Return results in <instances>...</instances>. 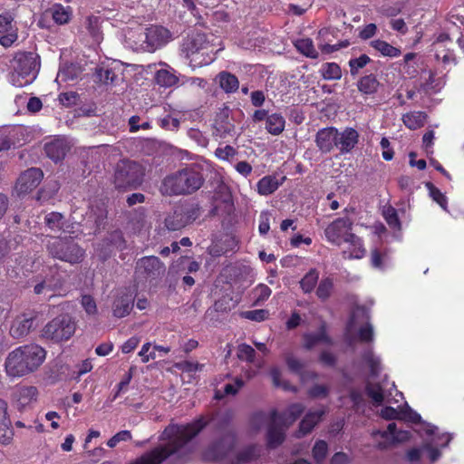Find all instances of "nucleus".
<instances>
[{
  "mask_svg": "<svg viewBox=\"0 0 464 464\" xmlns=\"http://www.w3.org/2000/svg\"><path fill=\"white\" fill-rule=\"evenodd\" d=\"M207 421L199 418L194 422L183 425H169L162 433V439L169 443L144 454L133 464H160L169 456L179 452L183 447L206 426Z\"/></svg>",
  "mask_w": 464,
  "mask_h": 464,
  "instance_id": "obj_1",
  "label": "nucleus"
},
{
  "mask_svg": "<svg viewBox=\"0 0 464 464\" xmlns=\"http://www.w3.org/2000/svg\"><path fill=\"white\" fill-rule=\"evenodd\" d=\"M46 358V351L36 343H27L11 351L5 360L7 376L20 378L38 371Z\"/></svg>",
  "mask_w": 464,
  "mask_h": 464,
  "instance_id": "obj_2",
  "label": "nucleus"
},
{
  "mask_svg": "<svg viewBox=\"0 0 464 464\" xmlns=\"http://www.w3.org/2000/svg\"><path fill=\"white\" fill-rule=\"evenodd\" d=\"M353 222L348 218H340L333 221L324 230L327 240L334 245L341 246L343 242L349 244L347 249L343 250L344 259L362 258L365 254L361 238L351 233Z\"/></svg>",
  "mask_w": 464,
  "mask_h": 464,
  "instance_id": "obj_3",
  "label": "nucleus"
},
{
  "mask_svg": "<svg viewBox=\"0 0 464 464\" xmlns=\"http://www.w3.org/2000/svg\"><path fill=\"white\" fill-rule=\"evenodd\" d=\"M204 183L199 166L191 165L167 176L161 184L160 191L166 195H186L198 190Z\"/></svg>",
  "mask_w": 464,
  "mask_h": 464,
  "instance_id": "obj_4",
  "label": "nucleus"
},
{
  "mask_svg": "<svg viewBox=\"0 0 464 464\" xmlns=\"http://www.w3.org/2000/svg\"><path fill=\"white\" fill-rule=\"evenodd\" d=\"M182 54L189 60L193 68L202 67L211 63L215 60L213 47L207 40V36L201 33H196L186 38L181 47Z\"/></svg>",
  "mask_w": 464,
  "mask_h": 464,
  "instance_id": "obj_5",
  "label": "nucleus"
},
{
  "mask_svg": "<svg viewBox=\"0 0 464 464\" xmlns=\"http://www.w3.org/2000/svg\"><path fill=\"white\" fill-rule=\"evenodd\" d=\"M145 169L136 161L122 160L115 167L113 183L119 190L136 189L143 182Z\"/></svg>",
  "mask_w": 464,
  "mask_h": 464,
  "instance_id": "obj_6",
  "label": "nucleus"
},
{
  "mask_svg": "<svg viewBox=\"0 0 464 464\" xmlns=\"http://www.w3.org/2000/svg\"><path fill=\"white\" fill-rule=\"evenodd\" d=\"M47 249L53 257L72 265L80 263L84 256L83 249L68 237H52L47 243Z\"/></svg>",
  "mask_w": 464,
  "mask_h": 464,
  "instance_id": "obj_7",
  "label": "nucleus"
},
{
  "mask_svg": "<svg viewBox=\"0 0 464 464\" xmlns=\"http://www.w3.org/2000/svg\"><path fill=\"white\" fill-rule=\"evenodd\" d=\"M250 425L255 430H261L265 425L268 426L267 444L270 448H276L285 440L284 430L282 428L277 427V412L276 411L270 413L259 411L253 414Z\"/></svg>",
  "mask_w": 464,
  "mask_h": 464,
  "instance_id": "obj_8",
  "label": "nucleus"
},
{
  "mask_svg": "<svg viewBox=\"0 0 464 464\" xmlns=\"http://www.w3.org/2000/svg\"><path fill=\"white\" fill-rule=\"evenodd\" d=\"M76 329L75 323L68 315H61L49 322L43 329V336L54 342L70 339Z\"/></svg>",
  "mask_w": 464,
  "mask_h": 464,
  "instance_id": "obj_9",
  "label": "nucleus"
},
{
  "mask_svg": "<svg viewBox=\"0 0 464 464\" xmlns=\"http://www.w3.org/2000/svg\"><path fill=\"white\" fill-rule=\"evenodd\" d=\"M14 68L18 76L26 78L24 82H19L18 85L28 84L35 79L40 68L39 55L35 53H20L14 59Z\"/></svg>",
  "mask_w": 464,
  "mask_h": 464,
  "instance_id": "obj_10",
  "label": "nucleus"
},
{
  "mask_svg": "<svg viewBox=\"0 0 464 464\" xmlns=\"http://www.w3.org/2000/svg\"><path fill=\"white\" fill-rule=\"evenodd\" d=\"M165 265L155 256L140 258L135 266V276L139 280H154L165 274Z\"/></svg>",
  "mask_w": 464,
  "mask_h": 464,
  "instance_id": "obj_11",
  "label": "nucleus"
},
{
  "mask_svg": "<svg viewBox=\"0 0 464 464\" xmlns=\"http://www.w3.org/2000/svg\"><path fill=\"white\" fill-rule=\"evenodd\" d=\"M142 35L144 37L143 44H145L143 48L147 52H154L166 44L171 37L168 29L158 25L147 28Z\"/></svg>",
  "mask_w": 464,
  "mask_h": 464,
  "instance_id": "obj_12",
  "label": "nucleus"
},
{
  "mask_svg": "<svg viewBox=\"0 0 464 464\" xmlns=\"http://www.w3.org/2000/svg\"><path fill=\"white\" fill-rule=\"evenodd\" d=\"M362 318V320H365L366 323L364 325H362L358 332V336L360 341L364 343L372 342L373 340V327L372 325L368 322L370 319V314L367 308L364 306H357L351 317V321L349 323V327L352 328L358 319Z\"/></svg>",
  "mask_w": 464,
  "mask_h": 464,
  "instance_id": "obj_13",
  "label": "nucleus"
},
{
  "mask_svg": "<svg viewBox=\"0 0 464 464\" xmlns=\"http://www.w3.org/2000/svg\"><path fill=\"white\" fill-rule=\"evenodd\" d=\"M43 171L37 168L25 170L17 179L15 189L18 194H26L34 189L43 179Z\"/></svg>",
  "mask_w": 464,
  "mask_h": 464,
  "instance_id": "obj_14",
  "label": "nucleus"
},
{
  "mask_svg": "<svg viewBox=\"0 0 464 464\" xmlns=\"http://www.w3.org/2000/svg\"><path fill=\"white\" fill-rule=\"evenodd\" d=\"M339 131L334 127L324 128L316 133L315 143L323 153L332 151L334 147H338Z\"/></svg>",
  "mask_w": 464,
  "mask_h": 464,
  "instance_id": "obj_15",
  "label": "nucleus"
},
{
  "mask_svg": "<svg viewBox=\"0 0 464 464\" xmlns=\"http://www.w3.org/2000/svg\"><path fill=\"white\" fill-rule=\"evenodd\" d=\"M34 316L32 314H22L17 315L12 322L9 334L17 340L25 337L34 328Z\"/></svg>",
  "mask_w": 464,
  "mask_h": 464,
  "instance_id": "obj_16",
  "label": "nucleus"
},
{
  "mask_svg": "<svg viewBox=\"0 0 464 464\" xmlns=\"http://www.w3.org/2000/svg\"><path fill=\"white\" fill-rule=\"evenodd\" d=\"M38 391L34 386H20L13 392V400L19 410L24 409L37 399Z\"/></svg>",
  "mask_w": 464,
  "mask_h": 464,
  "instance_id": "obj_17",
  "label": "nucleus"
},
{
  "mask_svg": "<svg viewBox=\"0 0 464 464\" xmlns=\"http://www.w3.org/2000/svg\"><path fill=\"white\" fill-rule=\"evenodd\" d=\"M325 411H326L324 408L308 411L299 424V430L296 431V437L301 438L310 433L313 429L322 420Z\"/></svg>",
  "mask_w": 464,
  "mask_h": 464,
  "instance_id": "obj_18",
  "label": "nucleus"
},
{
  "mask_svg": "<svg viewBox=\"0 0 464 464\" xmlns=\"http://www.w3.org/2000/svg\"><path fill=\"white\" fill-rule=\"evenodd\" d=\"M70 147L63 138H56L44 146L46 155L54 161H59L64 158Z\"/></svg>",
  "mask_w": 464,
  "mask_h": 464,
  "instance_id": "obj_19",
  "label": "nucleus"
},
{
  "mask_svg": "<svg viewBox=\"0 0 464 464\" xmlns=\"http://www.w3.org/2000/svg\"><path fill=\"white\" fill-rule=\"evenodd\" d=\"M304 406L301 403H295L288 407V409L282 414L277 413V427L285 429L292 425L304 412Z\"/></svg>",
  "mask_w": 464,
  "mask_h": 464,
  "instance_id": "obj_20",
  "label": "nucleus"
},
{
  "mask_svg": "<svg viewBox=\"0 0 464 464\" xmlns=\"http://www.w3.org/2000/svg\"><path fill=\"white\" fill-rule=\"evenodd\" d=\"M234 443V437L228 435L224 439V441L214 444L205 453L207 459H220L226 457L231 450Z\"/></svg>",
  "mask_w": 464,
  "mask_h": 464,
  "instance_id": "obj_21",
  "label": "nucleus"
},
{
  "mask_svg": "<svg viewBox=\"0 0 464 464\" xmlns=\"http://www.w3.org/2000/svg\"><path fill=\"white\" fill-rule=\"evenodd\" d=\"M359 140V133L353 128H346L343 132H339L338 148L342 153L350 152Z\"/></svg>",
  "mask_w": 464,
  "mask_h": 464,
  "instance_id": "obj_22",
  "label": "nucleus"
},
{
  "mask_svg": "<svg viewBox=\"0 0 464 464\" xmlns=\"http://www.w3.org/2000/svg\"><path fill=\"white\" fill-rule=\"evenodd\" d=\"M12 435L11 421L7 415V404L0 399V442L7 443Z\"/></svg>",
  "mask_w": 464,
  "mask_h": 464,
  "instance_id": "obj_23",
  "label": "nucleus"
},
{
  "mask_svg": "<svg viewBox=\"0 0 464 464\" xmlns=\"http://www.w3.org/2000/svg\"><path fill=\"white\" fill-rule=\"evenodd\" d=\"M366 393L376 405H381L383 402H392V400L390 399V396L392 395V391H389L388 393L385 392L379 383L368 382L366 384Z\"/></svg>",
  "mask_w": 464,
  "mask_h": 464,
  "instance_id": "obj_24",
  "label": "nucleus"
},
{
  "mask_svg": "<svg viewBox=\"0 0 464 464\" xmlns=\"http://www.w3.org/2000/svg\"><path fill=\"white\" fill-rule=\"evenodd\" d=\"M165 227L169 231H177L187 226V218L184 207L177 208L165 218Z\"/></svg>",
  "mask_w": 464,
  "mask_h": 464,
  "instance_id": "obj_25",
  "label": "nucleus"
},
{
  "mask_svg": "<svg viewBox=\"0 0 464 464\" xmlns=\"http://www.w3.org/2000/svg\"><path fill=\"white\" fill-rule=\"evenodd\" d=\"M376 433L380 434L382 438L390 440L388 444L395 442H403L410 439V432L407 430H397L396 424L392 422L388 425L387 430L383 431L378 430Z\"/></svg>",
  "mask_w": 464,
  "mask_h": 464,
  "instance_id": "obj_26",
  "label": "nucleus"
},
{
  "mask_svg": "<svg viewBox=\"0 0 464 464\" xmlns=\"http://www.w3.org/2000/svg\"><path fill=\"white\" fill-rule=\"evenodd\" d=\"M133 299L130 295H124L118 297L114 301L113 314L116 317L121 318L128 315L132 309Z\"/></svg>",
  "mask_w": 464,
  "mask_h": 464,
  "instance_id": "obj_27",
  "label": "nucleus"
},
{
  "mask_svg": "<svg viewBox=\"0 0 464 464\" xmlns=\"http://www.w3.org/2000/svg\"><path fill=\"white\" fill-rule=\"evenodd\" d=\"M217 79L221 89L227 93L236 92L239 87L237 78L230 72H221L217 76Z\"/></svg>",
  "mask_w": 464,
  "mask_h": 464,
  "instance_id": "obj_28",
  "label": "nucleus"
},
{
  "mask_svg": "<svg viewBox=\"0 0 464 464\" xmlns=\"http://www.w3.org/2000/svg\"><path fill=\"white\" fill-rule=\"evenodd\" d=\"M380 83L373 74L362 77L357 82L358 90L366 95L373 94L377 92Z\"/></svg>",
  "mask_w": 464,
  "mask_h": 464,
  "instance_id": "obj_29",
  "label": "nucleus"
},
{
  "mask_svg": "<svg viewBox=\"0 0 464 464\" xmlns=\"http://www.w3.org/2000/svg\"><path fill=\"white\" fill-rule=\"evenodd\" d=\"M52 17L58 24H65L69 23L72 18V8L70 6H63L61 4H56L51 8Z\"/></svg>",
  "mask_w": 464,
  "mask_h": 464,
  "instance_id": "obj_30",
  "label": "nucleus"
},
{
  "mask_svg": "<svg viewBox=\"0 0 464 464\" xmlns=\"http://www.w3.org/2000/svg\"><path fill=\"white\" fill-rule=\"evenodd\" d=\"M285 118L279 113H273L266 118V129L272 135H279L285 130Z\"/></svg>",
  "mask_w": 464,
  "mask_h": 464,
  "instance_id": "obj_31",
  "label": "nucleus"
},
{
  "mask_svg": "<svg viewBox=\"0 0 464 464\" xmlns=\"http://www.w3.org/2000/svg\"><path fill=\"white\" fill-rule=\"evenodd\" d=\"M426 117V114L422 111H413L404 114L402 121L410 130H417L424 125Z\"/></svg>",
  "mask_w": 464,
  "mask_h": 464,
  "instance_id": "obj_32",
  "label": "nucleus"
},
{
  "mask_svg": "<svg viewBox=\"0 0 464 464\" xmlns=\"http://www.w3.org/2000/svg\"><path fill=\"white\" fill-rule=\"evenodd\" d=\"M279 185L276 177L266 176L257 182V191L260 195L267 196L275 192Z\"/></svg>",
  "mask_w": 464,
  "mask_h": 464,
  "instance_id": "obj_33",
  "label": "nucleus"
},
{
  "mask_svg": "<svg viewBox=\"0 0 464 464\" xmlns=\"http://www.w3.org/2000/svg\"><path fill=\"white\" fill-rule=\"evenodd\" d=\"M46 226L53 231H67L64 227V217L59 212H51L44 218Z\"/></svg>",
  "mask_w": 464,
  "mask_h": 464,
  "instance_id": "obj_34",
  "label": "nucleus"
},
{
  "mask_svg": "<svg viewBox=\"0 0 464 464\" xmlns=\"http://www.w3.org/2000/svg\"><path fill=\"white\" fill-rule=\"evenodd\" d=\"M156 82L163 87H171L178 82V77L169 69H160L155 75Z\"/></svg>",
  "mask_w": 464,
  "mask_h": 464,
  "instance_id": "obj_35",
  "label": "nucleus"
},
{
  "mask_svg": "<svg viewBox=\"0 0 464 464\" xmlns=\"http://www.w3.org/2000/svg\"><path fill=\"white\" fill-rule=\"evenodd\" d=\"M371 45L372 48L380 52L383 56L398 57L401 54L400 49L382 40L372 41Z\"/></svg>",
  "mask_w": 464,
  "mask_h": 464,
  "instance_id": "obj_36",
  "label": "nucleus"
},
{
  "mask_svg": "<svg viewBox=\"0 0 464 464\" xmlns=\"http://www.w3.org/2000/svg\"><path fill=\"white\" fill-rule=\"evenodd\" d=\"M235 132L234 125L228 121H218L217 120L214 125L213 134L220 139H226L232 137Z\"/></svg>",
  "mask_w": 464,
  "mask_h": 464,
  "instance_id": "obj_37",
  "label": "nucleus"
},
{
  "mask_svg": "<svg viewBox=\"0 0 464 464\" xmlns=\"http://www.w3.org/2000/svg\"><path fill=\"white\" fill-rule=\"evenodd\" d=\"M296 49L304 55L310 58H317L318 53L315 50L313 41L310 38H302L295 43Z\"/></svg>",
  "mask_w": 464,
  "mask_h": 464,
  "instance_id": "obj_38",
  "label": "nucleus"
},
{
  "mask_svg": "<svg viewBox=\"0 0 464 464\" xmlns=\"http://www.w3.org/2000/svg\"><path fill=\"white\" fill-rule=\"evenodd\" d=\"M304 340H305L304 346L307 349L313 348L314 345H316L319 343H330V339L325 333L324 327H321L317 334H306L304 337Z\"/></svg>",
  "mask_w": 464,
  "mask_h": 464,
  "instance_id": "obj_39",
  "label": "nucleus"
},
{
  "mask_svg": "<svg viewBox=\"0 0 464 464\" xmlns=\"http://www.w3.org/2000/svg\"><path fill=\"white\" fill-rule=\"evenodd\" d=\"M319 278V274L315 269H311L300 281V286L304 293H311Z\"/></svg>",
  "mask_w": 464,
  "mask_h": 464,
  "instance_id": "obj_40",
  "label": "nucleus"
},
{
  "mask_svg": "<svg viewBox=\"0 0 464 464\" xmlns=\"http://www.w3.org/2000/svg\"><path fill=\"white\" fill-rule=\"evenodd\" d=\"M362 360L370 368L371 376H378L381 371L380 359L376 357L371 350H368L362 354Z\"/></svg>",
  "mask_w": 464,
  "mask_h": 464,
  "instance_id": "obj_41",
  "label": "nucleus"
},
{
  "mask_svg": "<svg viewBox=\"0 0 464 464\" xmlns=\"http://www.w3.org/2000/svg\"><path fill=\"white\" fill-rule=\"evenodd\" d=\"M322 75L325 80H339L342 77V70L335 63H327L322 67Z\"/></svg>",
  "mask_w": 464,
  "mask_h": 464,
  "instance_id": "obj_42",
  "label": "nucleus"
},
{
  "mask_svg": "<svg viewBox=\"0 0 464 464\" xmlns=\"http://www.w3.org/2000/svg\"><path fill=\"white\" fill-rule=\"evenodd\" d=\"M271 293V289L266 285L259 284L252 291L254 304H261L269 298Z\"/></svg>",
  "mask_w": 464,
  "mask_h": 464,
  "instance_id": "obj_43",
  "label": "nucleus"
},
{
  "mask_svg": "<svg viewBox=\"0 0 464 464\" xmlns=\"http://www.w3.org/2000/svg\"><path fill=\"white\" fill-rule=\"evenodd\" d=\"M334 282L331 278L326 277L321 280L316 289V295L322 301L327 300L332 294Z\"/></svg>",
  "mask_w": 464,
  "mask_h": 464,
  "instance_id": "obj_44",
  "label": "nucleus"
},
{
  "mask_svg": "<svg viewBox=\"0 0 464 464\" xmlns=\"http://www.w3.org/2000/svg\"><path fill=\"white\" fill-rule=\"evenodd\" d=\"M260 449L256 446L251 445L241 450L237 454V464L245 463L255 459L259 456Z\"/></svg>",
  "mask_w": 464,
  "mask_h": 464,
  "instance_id": "obj_45",
  "label": "nucleus"
},
{
  "mask_svg": "<svg viewBox=\"0 0 464 464\" xmlns=\"http://www.w3.org/2000/svg\"><path fill=\"white\" fill-rule=\"evenodd\" d=\"M216 193L219 196L221 201L227 205L229 210H231L233 208V199L229 187L221 181L216 188Z\"/></svg>",
  "mask_w": 464,
  "mask_h": 464,
  "instance_id": "obj_46",
  "label": "nucleus"
},
{
  "mask_svg": "<svg viewBox=\"0 0 464 464\" xmlns=\"http://www.w3.org/2000/svg\"><path fill=\"white\" fill-rule=\"evenodd\" d=\"M371 61L370 57L366 54H362L358 58H353L349 61L350 72L352 75L358 74L359 71L362 69Z\"/></svg>",
  "mask_w": 464,
  "mask_h": 464,
  "instance_id": "obj_47",
  "label": "nucleus"
},
{
  "mask_svg": "<svg viewBox=\"0 0 464 464\" xmlns=\"http://www.w3.org/2000/svg\"><path fill=\"white\" fill-rule=\"evenodd\" d=\"M132 223L133 229L135 231H140L142 228L146 227V215L143 208H140L138 209H134L133 217L130 219Z\"/></svg>",
  "mask_w": 464,
  "mask_h": 464,
  "instance_id": "obj_48",
  "label": "nucleus"
},
{
  "mask_svg": "<svg viewBox=\"0 0 464 464\" xmlns=\"http://www.w3.org/2000/svg\"><path fill=\"white\" fill-rule=\"evenodd\" d=\"M255 350L246 343H241L237 346V357L239 360L253 362L255 360Z\"/></svg>",
  "mask_w": 464,
  "mask_h": 464,
  "instance_id": "obj_49",
  "label": "nucleus"
},
{
  "mask_svg": "<svg viewBox=\"0 0 464 464\" xmlns=\"http://www.w3.org/2000/svg\"><path fill=\"white\" fill-rule=\"evenodd\" d=\"M327 443L324 440H318L313 448V457L317 462H320L324 459L327 455Z\"/></svg>",
  "mask_w": 464,
  "mask_h": 464,
  "instance_id": "obj_50",
  "label": "nucleus"
},
{
  "mask_svg": "<svg viewBox=\"0 0 464 464\" xmlns=\"http://www.w3.org/2000/svg\"><path fill=\"white\" fill-rule=\"evenodd\" d=\"M384 218L388 225L394 229H400L401 223L395 208L389 207L383 212Z\"/></svg>",
  "mask_w": 464,
  "mask_h": 464,
  "instance_id": "obj_51",
  "label": "nucleus"
},
{
  "mask_svg": "<svg viewBox=\"0 0 464 464\" xmlns=\"http://www.w3.org/2000/svg\"><path fill=\"white\" fill-rule=\"evenodd\" d=\"M132 438L130 430H124L117 432L108 441L107 446L110 448L116 447L121 441H129Z\"/></svg>",
  "mask_w": 464,
  "mask_h": 464,
  "instance_id": "obj_52",
  "label": "nucleus"
},
{
  "mask_svg": "<svg viewBox=\"0 0 464 464\" xmlns=\"http://www.w3.org/2000/svg\"><path fill=\"white\" fill-rule=\"evenodd\" d=\"M237 154L236 149L230 145L225 147H219L216 150L215 155L222 160H229Z\"/></svg>",
  "mask_w": 464,
  "mask_h": 464,
  "instance_id": "obj_53",
  "label": "nucleus"
},
{
  "mask_svg": "<svg viewBox=\"0 0 464 464\" xmlns=\"http://www.w3.org/2000/svg\"><path fill=\"white\" fill-rule=\"evenodd\" d=\"M81 304L88 314H95L97 313L96 303L91 295H82Z\"/></svg>",
  "mask_w": 464,
  "mask_h": 464,
  "instance_id": "obj_54",
  "label": "nucleus"
},
{
  "mask_svg": "<svg viewBox=\"0 0 464 464\" xmlns=\"http://www.w3.org/2000/svg\"><path fill=\"white\" fill-rule=\"evenodd\" d=\"M268 315V312L264 309L246 311L244 313V317L252 321L261 322L264 321Z\"/></svg>",
  "mask_w": 464,
  "mask_h": 464,
  "instance_id": "obj_55",
  "label": "nucleus"
},
{
  "mask_svg": "<svg viewBox=\"0 0 464 464\" xmlns=\"http://www.w3.org/2000/svg\"><path fill=\"white\" fill-rule=\"evenodd\" d=\"M270 374H271V377H272V380H273V382L276 386H282L285 390H291L293 392H296V389L295 387H292L290 386L289 384H287L286 382H282L280 378H281V372L279 371V369L277 368H273L270 372Z\"/></svg>",
  "mask_w": 464,
  "mask_h": 464,
  "instance_id": "obj_56",
  "label": "nucleus"
},
{
  "mask_svg": "<svg viewBox=\"0 0 464 464\" xmlns=\"http://www.w3.org/2000/svg\"><path fill=\"white\" fill-rule=\"evenodd\" d=\"M97 73L100 81L105 84L112 83L116 78L115 72L111 69L101 68Z\"/></svg>",
  "mask_w": 464,
  "mask_h": 464,
  "instance_id": "obj_57",
  "label": "nucleus"
},
{
  "mask_svg": "<svg viewBox=\"0 0 464 464\" xmlns=\"http://www.w3.org/2000/svg\"><path fill=\"white\" fill-rule=\"evenodd\" d=\"M270 214L268 212H261L259 216L258 230L261 235H266L270 229Z\"/></svg>",
  "mask_w": 464,
  "mask_h": 464,
  "instance_id": "obj_58",
  "label": "nucleus"
},
{
  "mask_svg": "<svg viewBox=\"0 0 464 464\" xmlns=\"http://www.w3.org/2000/svg\"><path fill=\"white\" fill-rule=\"evenodd\" d=\"M328 391L327 386L316 384L309 390L308 394L312 398H324L328 395Z\"/></svg>",
  "mask_w": 464,
  "mask_h": 464,
  "instance_id": "obj_59",
  "label": "nucleus"
},
{
  "mask_svg": "<svg viewBox=\"0 0 464 464\" xmlns=\"http://www.w3.org/2000/svg\"><path fill=\"white\" fill-rule=\"evenodd\" d=\"M132 370L133 369L130 368V371L124 375L123 379L120 382L112 400H115L121 392L126 391L132 378Z\"/></svg>",
  "mask_w": 464,
  "mask_h": 464,
  "instance_id": "obj_60",
  "label": "nucleus"
},
{
  "mask_svg": "<svg viewBox=\"0 0 464 464\" xmlns=\"http://www.w3.org/2000/svg\"><path fill=\"white\" fill-rule=\"evenodd\" d=\"M433 444H439L436 439H432L430 441L426 442L425 446L423 447L429 451V458L432 462L436 461L440 457V451L434 448Z\"/></svg>",
  "mask_w": 464,
  "mask_h": 464,
  "instance_id": "obj_61",
  "label": "nucleus"
},
{
  "mask_svg": "<svg viewBox=\"0 0 464 464\" xmlns=\"http://www.w3.org/2000/svg\"><path fill=\"white\" fill-rule=\"evenodd\" d=\"M285 361H286V364H287L288 368L292 372H296V373H301V372L304 368V363L301 361H299L293 355H287L285 358Z\"/></svg>",
  "mask_w": 464,
  "mask_h": 464,
  "instance_id": "obj_62",
  "label": "nucleus"
},
{
  "mask_svg": "<svg viewBox=\"0 0 464 464\" xmlns=\"http://www.w3.org/2000/svg\"><path fill=\"white\" fill-rule=\"evenodd\" d=\"M436 58L441 61L445 65L456 64V58L450 51L439 52L436 53Z\"/></svg>",
  "mask_w": 464,
  "mask_h": 464,
  "instance_id": "obj_63",
  "label": "nucleus"
},
{
  "mask_svg": "<svg viewBox=\"0 0 464 464\" xmlns=\"http://www.w3.org/2000/svg\"><path fill=\"white\" fill-rule=\"evenodd\" d=\"M14 18L8 14H0V33H7L12 27Z\"/></svg>",
  "mask_w": 464,
  "mask_h": 464,
  "instance_id": "obj_64",
  "label": "nucleus"
}]
</instances>
